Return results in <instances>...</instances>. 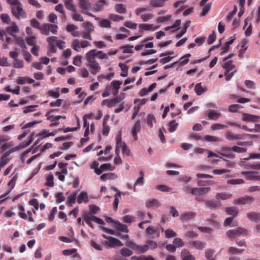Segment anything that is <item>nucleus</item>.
Returning <instances> with one entry per match:
<instances>
[{
  "label": "nucleus",
  "mask_w": 260,
  "mask_h": 260,
  "mask_svg": "<svg viewBox=\"0 0 260 260\" xmlns=\"http://www.w3.org/2000/svg\"><path fill=\"white\" fill-rule=\"evenodd\" d=\"M95 57L101 59L108 58L107 53H103L102 51L96 52V49H92L86 53V59L88 63L87 66L91 69V74L93 75H96L101 69L99 63L95 60Z\"/></svg>",
  "instance_id": "1"
},
{
  "label": "nucleus",
  "mask_w": 260,
  "mask_h": 260,
  "mask_svg": "<svg viewBox=\"0 0 260 260\" xmlns=\"http://www.w3.org/2000/svg\"><path fill=\"white\" fill-rule=\"evenodd\" d=\"M83 218L86 223L91 228H93V225L91 223L92 221H94L101 225L105 224L104 221L102 219L93 215L91 213L85 212L83 215Z\"/></svg>",
  "instance_id": "2"
},
{
  "label": "nucleus",
  "mask_w": 260,
  "mask_h": 260,
  "mask_svg": "<svg viewBox=\"0 0 260 260\" xmlns=\"http://www.w3.org/2000/svg\"><path fill=\"white\" fill-rule=\"evenodd\" d=\"M58 28L57 25L55 24L44 23L41 25L39 30L42 34L48 36L50 31L53 34H57Z\"/></svg>",
  "instance_id": "3"
},
{
  "label": "nucleus",
  "mask_w": 260,
  "mask_h": 260,
  "mask_svg": "<svg viewBox=\"0 0 260 260\" xmlns=\"http://www.w3.org/2000/svg\"><path fill=\"white\" fill-rule=\"evenodd\" d=\"M126 246L141 253H145L148 250V245L146 244L138 245L134 242L129 240L126 242Z\"/></svg>",
  "instance_id": "4"
},
{
  "label": "nucleus",
  "mask_w": 260,
  "mask_h": 260,
  "mask_svg": "<svg viewBox=\"0 0 260 260\" xmlns=\"http://www.w3.org/2000/svg\"><path fill=\"white\" fill-rule=\"evenodd\" d=\"M12 14L17 19H24L26 17V14L22 7V4L13 6L11 9Z\"/></svg>",
  "instance_id": "5"
},
{
  "label": "nucleus",
  "mask_w": 260,
  "mask_h": 260,
  "mask_svg": "<svg viewBox=\"0 0 260 260\" xmlns=\"http://www.w3.org/2000/svg\"><path fill=\"white\" fill-rule=\"evenodd\" d=\"M247 234V230L242 228H238L235 230H230L226 232L227 236L231 238H234L241 236H245Z\"/></svg>",
  "instance_id": "6"
},
{
  "label": "nucleus",
  "mask_w": 260,
  "mask_h": 260,
  "mask_svg": "<svg viewBox=\"0 0 260 260\" xmlns=\"http://www.w3.org/2000/svg\"><path fill=\"white\" fill-rule=\"evenodd\" d=\"M91 46L89 42L86 40H83L81 42L78 39H75L72 43V48L75 51L79 52L81 48H84Z\"/></svg>",
  "instance_id": "7"
},
{
  "label": "nucleus",
  "mask_w": 260,
  "mask_h": 260,
  "mask_svg": "<svg viewBox=\"0 0 260 260\" xmlns=\"http://www.w3.org/2000/svg\"><path fill=\"white\" fill-rule=\"evenodd\" d=\"M103 244L110 247H114L116 246L120 247L123 246L122 243L120 240L112 237H110L108 238V240L104 241Z\"/></svg>",
  "instance_id": "8"
},
{
  "label": "nucleus",
  "mask_w": 260,
  "mask_h": 260,
  "mask_svg": "<svg viewBox=\"0 0 260 260\" xmlns=\"http://www.w3.org/2000/svg\"><path fill=\"white\" fill-rule=\"evenodd\" d=\"M211 190L210 187H196L194 190V195L198 196L196 199L199 201H203L200 196L207 193Z\"/></svg>",
  "instance_id": "9"
},
{
  "label": "nucleus",
  "mask_w": 260,
  "mask_h": 260,
  "mask_svg": "<svg viewBox=\"0 0 260 260\" xmlns=\"http://www.w3.org/2000/svg\"><path fill=\"white\" fill-rule=\"evenodd\" d=\"M254 199L252 197L245 196L234 200V203L240 205L248 204H250L252 202L254 201Z\"/></svg>",
  "instance_id": "10"
},
{
  "label": "nucleus",
  "mask_w": 260,
  "mask_h": 260,
  "mask_svg": "<svg viewBox=\"0 0 260 260\" xmlns=\"http://www.w3.org/2000/svg\"><path fill=\"white\" fill-rule=\"evenodd\" d=\"M141 128V121L140 120H138L134 124L132 130V135L135 141H137L138 140L137 134L140 132Z\"/></svg>",
  "instance_id": "11"
},
{
  "label": "nucleus",
  "mask_w": 260,
  "mask_h": 260,
  "mask_svg": "<svg viewBox=\"0 0 260 260\" xmlns=\"http://www.w3.org/2000/svg\"><path fill=\"white\" fill-rule=\"evenodd\" d=\"M169 0H151L149 5L152 8H161L165 6Z\"/></svg>",
  "instance_id": "12"
},
{
  "label": "nucleus",
  "mask_w": 260,
  "mask_h": 260,
  "mask_svg": "<svg viewBox=\"0 0 260 260\" xmlns=\"http://www.w3.org/2000/svg\"><path fill=\"white\" fill-rule=\"evenodd\" d=\"M6 31L9 35L14 37V36H16L15 34L19 32V28L16 23L13 22L12 25L7 27Z\"/></svg>",
  "instance_id": "13"
},
{
  "label": "nucleus",
  "mask_w": 260,
  "mask_h": 260,
  "mask_svg": "<svg viewBox=\"0 0 260 260\" xmlns=\"http://www.w3.org/2000/svg\"><path fill=\"white\" fill-rule=\"evenodd\" d=\"M182 260H195V257L187 249H184L181 252Z\"/></svg>",
  "instance_id": "14"
},
{
  "label": "nucleus",
  "mask_w": 260,
  "mask_h": 260,
  "mask_svg": "<svg viewBox=\"0 0 260 260\" xmlns=\"http://www.w3.org/2000/svg\"><path fill=\"white\" fill-rule=\"evenodd\" d=\"M242 174L246 176V178L248 180H258L259 177L257 176L258 173L256 172L244 171L242 172Z\"/></svg>",
  "instance_id": "15"
},
{
  "label": "nucleus",
  "mask_w": 260,
  "mask_h": 260,
  "mask_svg": "<svg viewBox=\"0 0 260 260\" xmlns=\"http://www.w3.org/2000/svg\"><path fill=\"white\" fill-rule=\"evenodd\" d=\"M107 5L106 0H100L93 6V9L95 12L101 11L104 9V6Z\"/></svg>",
  "instance_id": "16"
},
{
  "label": "nucleus",
  "mask_w": 260,
  "mask_h": 260,
  "mask_svg": "<svg viewBox=\"0 0 260 260\" xmlns=\"http://www.w3.org/2000/svg\"><path fill=\"white\" fill-rule=\"evenodd\" d=\"M145 205L147 208H153L160 206V204L157 200L154 199L147 201Z\"/></svg>",
  "instance_id": "17"
},
{
  "label": "nucleus",
  "mask_w": 260,
  "mask_h": 260,
  "mask_svg": "<svg viewBox=\"0 0 260 260\" xmlns=\"http://www.w3.org/2000/svg\"><path fill=\"white\" fill-rule=\"evenodd\" d=\"M196 214L193 212H187L181 215V219L183 221H187L195 217Z\"/></svg>",
  "instance_id": "18"
},
{
  "label": "nucleus",
  "mask_w": 260,
  "mask_h": 260,
  "mask_svg": "<svg viewBox=\"0 0 260 260\" xmlns=\"http://www.w3.org/2000/svg\"><path fill=\"white\" fill-rule=\"evenodd\" d=\"M205 205L207 207L212 209L218 208L221 205L220 202L214 200L207 201L206 202Z\"/></svg>",
  "instance_id": "19"
},
{
  "label": "nucleus",
  "mask_w": 260,
  "mask_h": 260,
  "mask_svg": "<svg viewBox=\"0 0 260 260\" xmlns=\"http://www.w3.org/2000/svg\"><path fill=\"white\" fill-rule=\"evenodd\" d=\"M88 195L87 193L85 191H82L77 198V202L80 204L83 202H88Z\"/></svg>",
  "instance_id": "20"
},
{
  "label": "nucleus",
  "mask_w": 260,
  "mask_h": 260,
  "mask_svg": "<svg viewBox=\"0 0 260 260\" xmlns=\"http://www.w3.org/2000/svg\"><path fill=\"white\" fill-rule=\"evenodd\" d=\"M223 67L225 70L224 75H226L227 74L235 68V66L233 64L232 61L230 60L225 62L224 63Z\"/></svg>",
  "instance_id": "21"
},
{
  "label": "nucleus",
  "mask_w": 260,
  "mask_h": 260,
  "mask_svg": "<svg viewBox=\"0 0 260 260\" xmlns=\"http://www.w3.org/2000/svg\"><path fill=\"white\" fill-rule=\"evenodd\" d=\"M259 118V117L258 116L250 115L248 114H243V119L244 121H253L255 122L257 121V120Z\"/></svg>",
  "instance_id": "22"
},
{
  "label": "nucleus",
  "mask_w": 260,
  "mask_h": 260,
  "mask_svg": "<svg viewBox=\"0 0 260 260\" xmlns=\"http://www.w3.org/2000/svg\"><path fill=\"white\" fill-rule=\"evenodd\" d=\"M247 217L251 220L257 221L260 220V214L257 212H251L247 214Z\"/></svg>",
  "instance_id": "23"
},
{
  "label": "nucleus",
  "mask_w": 260,
  "mask_h": 260,
  "mask_svg": "<svg viewBox=\"0 0 260 260\" xmlns=\"http://www.w3.org/2000/svg\"><path fill=\"white\" fill-rule=\"evenodd\" d=\"M117 175L114 173H105L101 176V179L105 181L108 179H115L117 178Z\"/></svg>",
  "instance_id": "24"
},
{
  "label": "nucleus",
  "mask_w": 260,
  "mask_h": 260,
  "mask_svg": "<svg viewBox=\"0 0 260 260\" xmlns=\"http://www.w3.org/2000/svg\"><path fill=\"white\" fill-rule=\"evenodd\" d=\"M77 194H78V191H76L68 197V200L67 201V203L68 205L72 206L73 204H74L75 203L76 199H77Z\"/></svg>",
  "instance_id": "25"
},
{
  "label": "nucleus",
  "mask_w": 260,
  "mask_h": 260,
  "mask_svg": "<svg viewBox=\"0 0 260 260\" xmlns=\"http://www.w3.org/2000/svg\"><path fill=\"white\" fill-rule=\"evenodd\" d=\"M221 116V114L214 110H210L208 113V117L210 119L217 120Z\"/></svg>",
  "instance_id": "26"
},
{
  "label": "nucleus",
  "mask_w": 260,
  "mask_h": 260,
  "mask_svg": "<svg viewBox=\"0 0 260 260\" xmlns=\"http://www.w3.org/2000/svg\"><path fill=\"white\" fill-rule=\"evenodd\" d=\"M225 212L228 215L235 217L238 214V209L235 207H228L225 208Z\"/></svg>",
  "instance_id": "27"
},
{
  "label": "nucleus",
  "mask_w": 260,
  "mask_h": 260,
  "mask_svg": "<svg viewBox=\"0 0 260 260\" xmlns=\"http://www.w3.org/2000/svg\"><path fill=\"white\" fill-rule=\"evenodd\" d=\"M115 10L119 14H125L126 12L125 6L122 4H117L115 6Z\"/></svg>",
  "instance_id": "28"
},
{
  "label": "nucleus",
  "mask_w": 260,
  "mask_h": 260,
  "mask_svg": "<svg viewBox=\"0 0 260 260\" xmlns=\"http://www.w3.org/2000/svg\"><path fill=\"white\" fill-rule=\"evenodd\" d=\"M122 99L118 96H116L111 100H108V103L107 104V106L109 108H111L112 107L115 106L116 104H118L121 102Z\"/></svg>",
  "instance_id": "29"
},
{
  "label": "nucleus",
  "mask_w": 260,
  "mask_h": 260,
  "mask_svg": "<svg viewBox=\"0 0 260 260\" xmlns=\"http://www.w3.org/2000/svg\"><path fill=\"white\" fill-rule=\"evenodd\" d=\"M83 26L85 31L93 32L94 30V26L90 22L86 21L83 23Z\"/></svg>",
  "instance_id": "30"
},
{
  "label": "nucleus",
  "mask_w": 260,
  "mask_h": 260,
  "mask_svg": "<svg viewBox=\"0 0 260 260\" xmlns=\"http://www.w3.org/2000/svg\"><path fill=\"white\" fill-rule=\"evenodd\" d=\"M80 8L83 10H87L90 7L89 0H79Z\"/></svg>",
  "instance_id": "31"
},
{
  "label": "nucleus",
  "mask_w": 260,
  "mask_h": 260,
  "mask_svg": "<svg viewBox=\"0 0 260 260\" xmlns=\"http://www.w3.org/2000/svg\"><path fill=\"white\" fill-rule=\"evenodd\" d=\"M232 194L226 192H221L216 194L215 198L217 200H226L231 198Z\"/></svg>",
  "instance_id": "32"
},
{
  "label": "nucleus",
  "mask_w": 260,
  "mask_h": 260,
  "mask_svg": "<svg viewBox=\"0 0 260 260\" xmlns=\"http://www.w3.org/2000/svg\"><path fill=\"white\" fill-rule=\"evenodd\" d=\"M146 233L148 235H152L153 234L156 233L157 237L159 236V232L158 231V228H154L152 226H149L146 230Z\"/></svg>",
  "instance_id": "33"
},
{
  "label": "nucleus",
  "mask_w": 260,
  "mask_h": 260,
  "mask_svg": "<svg viewBox=\"0 0 260 260\" xmlns=\"http://www.w3.org/2000/svg\"><path fill=\"white\" fill-rule=\"evenodd\" d=\"M190 245H192L196 248L198 249H203L206 245V243L200 241H194L190 243Z\"/></svg>",
  "instance_id": "34"
},
{
  "label": "nucleus",
  "mask_w": 260,
  "mask_h": 260,
  "mask_svg": "<svg viewBox=\"0 0 260 260\" xmlns=\"http://www.w3.org/2000/svg\"><path fill=\"white\" fill-rule=\"evenodd\" d=\"M15 42L17 45H19L22 48L26 49V46L24 40L20 38L17 36H14Z\"/></svg>",
  "instance_id": "35"
},
{
  "label": "nucleus",
  "mask_w": 260,
  "mask_h": 260,
  "mask_svg": "<svg viewBox=\"0 0 260 260\" xmlns=\"http://www.w3.org/2000/svg\"><path fill=\"white\" fill-rule=\"evenodd\" d=\"M226 138L227 139L231 141L237 140L241 138L240 135L234 134L231 132H228L226 133Z\"/></svg>",
  "instance_id": "36"
},
{
  "label": "nucleus",
  "mask_w": 260,
  "mask_h": 260,
  "mask_svg": "<svg viewBox=\"0 0 260 260\" xmlns=\"http://www.w3.org/2000/svg\"><path fill=\"white\" fill-rule=\"evenodd\" d=\"M140 174L141 175V176L140 177H139L137 179V180H136V182H135V183L134 184V188H133L134 191H136L135 186L136 185H140V186H141V185H143L144 184V177H143L144 174H143V173L141 171H140Z\"/></svg>",
  "instance_id": "37"
},
{
  "label": "nucleus",
  "mask_w": 260,
  "mask_h": 260,
  "mask_svg": "<svg viewBox=\"0 0 260 260\" xmlns=\"http://www.w3.org/2000/svg\"><path fill=\"white\" fill-rule=\"evenodd\" d=\"M139 31L142 32L144 30H150L152 29L153 27V24H141L139 26Z\"/></svg>",
  "instance_id": "38"
},
{
  "label": "nucleus",
  "mask_w": 260,
  "mask_h": 260,
  "mask_svg": "<svg viewBox=\"0 0 260 260\" xmlns=\"http://www.w3.org/2000/svg\"><path fill=\"white\" fill-rule=\"evenodd\" d=\"M116 141V147L118 148H121L122 149L124 145L125 144V143L122 142L121 132H120L119 135L117 136Z\"/></svg>",
  "instance_id": "39"
},
{
  "label": "nucleus",
  "mask_w": 260,
  "mask_h": 260,
  "mask_svg": "<svg viewBox=\"0 0 260 260\" xmlns=\"http://www.w3.org/2000/svg\"><path fill=\"white\" fill-rule=\"evenodd\" d=\"M133 46L129 45H126L122 46L120 47V50H122L124 53H132L133 52Z\"/></svg>",
  "instance_id": "40"
},
{
  "label": "nucleus",
  "mask_w": 260,
  "mask_h": 260,
  "mask_svg": "<svg viewBox=\"0 0 260 260\" xmlns=\"http://www.w3.org/2000/svg\"><path fill=\"white\" fill-rule=\"evenodd\" d=\"M190 21H187L184 25L181 31L176 35V38L179 39L181 38L186 31L187 28L189 27Z\"/></svg>",
  "instance_id": "41"
},
{
  "label": "nucleus",
  "mask_w": 260,
  "mask_h": 260,
  "mask_svg": "<svg viewBox=\"0 0 260 260\" xmlns=\"http://www.w3.org/2000/svg\"><path fill=\"white\" fill-rule=\"evenodd\" d=\"M156 122V119L152 114H149L147 117V123L150 127H152L153 123Z\"/></svg>",
  "instance_id": "42"
},
{
  "label": "nucleus",
  "mask_w": 260,
  "mask_h": 260,
  "mask_svg": "<svg viewBox=\"0 0 260 260\" xmlns=\"http://www.w3.org/2000/svg\"><path fill=\"white\" fill-rule=\"evenodd\" d=\"M178 123L175 122V120L171 121L169 123V131L170 133L174 132L177 128Z\"/></svg>",
  "instance_id": "43"
},
{
  "label": "nucleus",
  "mask_w": 260,
  "mask_h": 260,
  "mask_svg": "<svg viewBox=\"0 0 260 260\" xmlns=\"http://www.w3.org/2000/svg\"><path fill=\"white\" fill-rule=\"evenodd\" d=\"M204 140L208 142H219L221 139L216 136L207 135L205 137Z\"/></svg>",
  "instance_id": "44"
},
{
  "label": "nucleus",
  "mask_w": 260,
  "mask_h": 260,
  "mask_svg": "<svg viewBox=\"0 0 260 260\" xmlns=\"http://www.w3.org/2000/svg\"><path fill=\"white\" fill-rule=\"evenodd\" d=\"M111 24L110 20L105 19H102L100 22V26L104 28H110Z\"/></svg>",
  "instance_id": "45"
},
{
  "label": "nucleus",
  "mask_w": 260,
  "mask_h": 260,
  "mask_svg": "<svg viewBox=\"0 0 260 260\" xmlns=\"http://www.w3.org/2000/svg\"><path fill=\"white\" fill-rule=\"evenodd\" d=\"M53 176L52 174H49L46 179V182L45 185L49 187H53L54 186V182H53Z\"/></svg>",
  "instance_id": "46"
},
{
  "label": "nucleus",
  "mask_w": 260,
  "mask_h": 260,
  "mask_svg": "<svg viewBox=\"0 0 260 260\" xmlns=\"http://www.w3.org/2000/svg\"><path fill=\"white\" fill-rule=\"evenodd\" d=\"M194 91L198 95H201L204 92L205 90L201 85V83H197L194 87Z\"/></svg>",
  "instance_id": "47"
},
{
  "label": "nucleus",
  "mask_w": 260,
  "mask_h": 260,
  "mask_svg": "<svg viewBox=\"0 0 260 260\" xmlns=\"http://www.w3.org/2000/svg\"><path fill=\"white\" fill-rule=\"evenodd\" d=\"M233 217H228L224 221V224L225 225H230L232 226H235L237 225V221H234L233 222Z\"/></svg>",
  "instance_id": "48"
},
{
  "label": "nucleus",
  "mask_w": 260,
  "mask_h": 260,
  "mask_svg": "<svg viewBox=\"0 0 260 260\" xmlns=\"http://www.w3.org/2000/svg\"><path fill=\"white\" fill-rule=\"evenodd\" d=\"M227 125L220 124V123H215L211 125V128L213 131H216L223 129L224 128L227 127Z\"/></svg>",
  "instance_id": "49"
},
{
  "label": "nucleus",
  "mask_w": 260,
  "mask_h": 260,
  "mask_svg": "<svg viewBox=\"0 0 260 260\" xmlns=\"http://www.w3.org/2000/svg\"><path fill=\"white\" fill-rule=\"evenodd\" d=\"M73 63L75 66L80 67L82 64V56L81 55H77L75 57Z\"/></svg>",
  "instance_id": "50"
},
{
  "label": "nucleus",
  "mask_w": 260,
  "mask_h": 260,
  "mask_svg": "<svg viewBox=\"0 0 260 260\" xmlns=\"http://www.w3.org/2000/svg\"><path fill=\"white\" fill-rule=\"evenodd\" d=\"M122 219L123 222L131 223L135 221V217L131 215H125L123 217Z\"/></svg>",
  "instance_id": "51"
},
{
  "label": "nucleus",
  "mask_w": 260,
  "mask_h": 260,
  "mask_svg": "<svg viewBox=\"0 0 260 260\" xmlns=\"http://www.w3.org/2000/svg\"><path fill=\"white\" fill-rule=\"evenodd\" d=\"M49 50L47 52V55L48 56H51L52 53H54L56 52V46L54 44H48Z\"/></svg>",
  "instance_id": "52"
},
{
  "label": "nucleus",
  "mask_w": 260,
  "mask_h": 260,
  "mask_svg": "<svg viewBox=\"0 0 260 260\" xmlns=\"http://www.w3.org/2000/svg\"><path fill=\"white\" fill-rule=\"evenodd\" d=\"M176 236V233L172 229H167L165 231V236L167 238L174 237Z\"/></svg>",
  "instance_id": "53"
},
{
  "label": "nucleus",
  "mask_w": 260,
  "mask_h": 260,
  "mask_svg": "<svg viewBox=\"0 0 260 260\" xmlns=\"http://www.w3.org/2000/svg\"><path fill=\"white\" fill-rule=\"evenodd\" d=\"M173 244L175 245L176 247H182L184 245V243L183 241L179 238H176L174 239Z\"/></svg>",
  "instance_id": "54"
},
{
  "label": "nucleus",
  "mask_w": 260,
  "mask_h": 260,
  "mask_svg": "<svg viewBox=\"0 0 260 260\" xmlns=\"http://www.w3.org/2000/svg\"><path fill=\"white\" fill-rule=\"evenodd\" d=\"M243 251L244 249H240L234 247H230L228 250V252L231 254L241 253Z\"/></svg>",
  "instance_id": "55"
},
{
  "label": "nucleus",
  "mask_w": 260,
  "mask_h": 260,
  "mask_svg": "<svg viewBox=\"0 0 260 260\" xmlns=\"http://www.w3.org/2000/svg\"><path fill=\"white\" fill-rule=\"evenodd\" d=\"M120 253L124 256H129L133 254V252L128 249L123 248L121 249Z\"/></svg>",
  "instance_id": "56"
},
{
  "label": "nucleus",
  "mask_w": 260,
  "mask_h": 260,
  "mask_svg": "<svg viewBox=\"0 0 260 260\" xmlns=\"http://www.w3.org/2000/svg\"><path fill=\"white\" fill-rule=\"evenodd\" d=\"M30 25L34 28L40 29L41 25L40 22L35 18H33L30 21Z\"/></svg>",
  "instance_id": "57"
},
{
  "label": "nucleus",
  "mask_w": 260,
  "mask_h": 260,
  "mask_svg": "<svg viewBox=\"0 0 260 260\" xmlns=\"http://www.w3.org/2000/svg\"><path fill=\"white\" fill-rule=\"evenodd\" d=\"M55 197L57 203L63 202L66 199V198L63 195V193L61 192H57L55 195Z\"/></svg>",
  "instance_id": "58"
},
{
  "label": "nucleus",
  "mask_w": 260,
  "mask_h": 260,
  "mask_svg": "<svg viewBox=\"0 0 260 260\" xmlns=\"http://www.w3.org/2000/svg\"><path fill=\"white\" fill-rule=\"evenodd\" d=\"M109 18L113 21H119L122 20L123 18L122 16L116 14H111L109 15Z\"/></svg>",
  "instance_id": "59"
},
{
  "label": "nucleus",
  "mask_w": 260,
  "mask_h": 260,
  "mask_svg": "<svg viewBox=\"0 0 260 260\" xmlns=\"http://www.w3.org/2000/svg\"><path fill=\"white\" fill-rule=\"evenodd\" d=\"M146 245H148V249L150 248L151 249H156L158 246L157 243L152 240L147 241Z\"/></svg>",
  "instance_id": "60"
},
{
  "label": "nucleus",
  "mask_w": 260,
  "mask_h": 260,
  "mask_svg": "<svg viewBox=\"0 0 260 260\" xmlns=\"http://www.w3.org/2000/svg\"><path fill=\"white\" fill-rule=\"evenodd\" d=\"M1 19L2 21L7 24L10 23L11 19L9 16L7 14H2L1 15Z\"/></svg>",
  "instance_id": "61"
},
{
  "label": "nucleus",
  "mask_w": 260,
  "mask_h": 260,
  "mask_svg": "<svg viewBox=\"0 0 260 260\" xmlns=\"http://www.w3.org/2000/svg\"><path fill=\"white\" fill-rule=\"evenodd\" d=\"M172 17V15H169L166 16H161L157 18V22L158 23H162L166 21H169Z\"/></svg>",
  "instance_id": "62"
},
{
  "label": "nucleus",
  "mask_w": 260,
  "mask_h": 260,
  "mask_svg": "<svg viewBox=\"0 0 260 260\" xmlns=\"http://www.w3.org/2000/svg\"><path fill=\"white\" fill-rule=\"evenodd\" d=\"M122 82L118 80H114L111 83V86L113 87L114 89L119 90L120 86Z\"/></svg>",
  "instance_id": "63"
},
{
  "label": "nucleus",
  "mask_w": 260,
  "mask_h": 260,
  "mask_svg": "<svg viewBox=\"0 0 260 260\" xmlns=\"http://www.w3.org/2000/svg\"><path fill=\"white\" fill-rule=\"evenodd\" d=\"M245 86L249 89H255V84L254 82L251 80H246L245 81Z\"/></svg>",
  "instance_id": "64"
}]
</instances>
